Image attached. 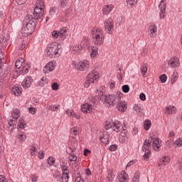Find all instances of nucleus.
Listing matches in <instances>:
<instances>
[{
	"label": "nucleus",
	"mask_w": 182,
	"mask_h": 182,
	"mask_svg": "<svg viewBox=\"0 0 182 182\" xmlns=\"http://www.w3.org/2000/svg\"><path fill=\"white\" fill-rule=\"evenodd\" d=\"M36 20L33 19V16L28 14L23 20V27L21 28V33L24 38H28L29 35H32V33L36 28Z\"/></svg>",
	"instance_id": "1"
},
{
	"label": "nucleus",
	"mask_w": 182,
	"mask_h": 182,
	"mask_svg": "<svg viewBox=\"0 0 182 182\" xmlns=\"http://www.w3.org/2000/svg\"><path fill=\"white\" fill-rule=\"evenodd\" d=\"M98 99L105 103L106 107L112 109V107H114L117 103H119L121 99V96L119 95H109L108 96L104 95L103 92L98 91Z\"/></svg>",
	"instance_id": "2"
},
{
	"label": "nucleus",
	"mask_w": 182,
	"mask_h": 182,
	"mask_svg": "<svg viewBox=\"0 0 182 182\" xmlns=\"http://www.w3.org/2000/svg\"><path fill=\"white\" fill-rule=\"evenodd\" d=\"M91 35L92 39H94L95 45L97 46H102L105 41V37L103 36V31L99 28H94L92 29Z\"/></svg>",
	"instance_id": "3"
},
{
	"label": "nucleus",
	"mask_w": 182,
	"mask_h": 182,
	"mask_svg": "<svg viewBox=\"0 0 182 182\" xmlns=\"http://www.w3.org/2000/svg\"><path fill=\"white\" fill-rule=\"evenodd\" d=\"M60 55V54H59V47L58 46V44L56 43H52L50 44L47 48V55L48 58H58Z\"/></svg>",
	"instance_id": "4"
},
{
	"label": "nucleus",
	"mask_w": 182,
	"mask_h": 182,
	"mask_svg": "<svg viewBox=\"0 0 182 182\" xmlns=\"http://www.w3.org/2000/svg\"><path fill=\"white\" fill-rule=\"evenodd\" d=\"M90 65V63H89L87 60H84L75 64V68L77 69V70L85 72V70H87V69H89Z\"/></svg>",
	"instance_id": "5"
},
{
	"label": "nucleus",
	"mask_w": 182,
	"mask_h": 182,
	"mask_svg": "<svg viewBox=\"0 0 182 182\" xmlns=\"http://www.w3.org/2000/svg\"><path fill=\"white\" fill-rule=\"evenodd\" d=\"M43 14H45V11L43 10V8L42 7H35L33 10V19L36 21V22H38L41 18L43 16Z\"/></svg>",
	"instance_id": "6"
},
{
	"label": "nucleus",
	"mask_w": 182,
	"mask_h": 182,
	"mask_svg": "<svg viewBox=\"0 0 182 182\" xmlns=\"http://www.w3.org/2000/svg\"><path fill=\"white\" fill-rule=\"evenodd\" d=\"M105 31L107 32V33H109V35H112L113 33V19L112 18H109L107 19L105 23Z\"/></svg>",
	"instance_id": "7"
},
{
	"label": "nucleus",
	"mask_w": 182,
	"mask_h": 182,
	"mask_svg": "<svg viewBox=\"0 0 182 182\" xmlns=\"http://www.w3.org/2000/svg\"><path fill=\"white\" fill-rule=\"evenodd\" d=\"M115 106L116 109L122 113L127 110V104L125 102V101H122V98H120L119 101L116 103Z\"/></svg>",
	"instance_id": "8"
},
{
	"label": "nucleus",
	"mask_w": 182,
	"mask_h": 182,
	"mask_svg": "<svg viewBox=\"0 0 182 182\" xmlns=\"http://www.w3.org/2000/svg\"><path fill=\"white\" fill-rule=\"evenodd\" d=\"M151 140H153V138L151 137L149 139H145L144 141V145L142 146V151L144 152H151L150 150V147H151Z\"/></svg>",
	"instance_id": "9"
},
{
	"label": "nucleus",
	"mask_w": 182,
	"mask_h": 182,
	"mask_svg": "<svg viewBox=\"0 0 182 182\" xmlns=\"http://www.w3.org/2000/svg\"><path fill=\"white\" fill-rule=\"evenodd\" d=\"M32 82H33V79L32 77L28 76L26 77L22 82V86L23 89H28V87H31V85H32Z\"/></svg>",
	"instance_id": "10"
},
{
	"label": "nucleus",
	"mask_w": 182,
	"mask_h": 182,
	"mask_svg": "<svg viewBox=\"0 0 182 182\" xmlns=\"http://www.w3.org/2000/svg\"><path fill=\"white\" fill-rule=\"evenodd\" d=\"M152 147L155 151H160V147H161V144H160V139L155 138L151 140Z\"/></svg>",
	"instance_id": "11"
},
{
	"label": "nucleus",
	"mask_w": 182,
	"mask_h": 182,
	"mask_svg": "<svg viewBox=\"0 0 182 182\" xmlns=\"http://www.w3.org/2000/svg\"><path fill=\"white\" fill-rule=\"evenodd\" d=\"M53 70H55V63H53V62H49L43 69V73L46 74L50 73V72Z\"/></svg>",
	"instance_id": "12"
},
{
	"label": "nucleus",
	"mask_w": 182,
	"mask_h": 182,
	"mask_svg": "<svg viewBox=\"0 0 182 182\" xmlns=\"http://www.w3.org/2000/svg\"><path fill=\"white\" fill-rule=\"evenodd\" d=\"M168 64L171 68H177V66H180V62H179L178 58L177 57L171 58L169 61L168 62Z\"/></svg>",
	"instance_id": "13"
},
{
	"label": "nucleus",
	"mask_w": 182,
	"mask_h": 182,
	"mask_svg": "<svg viewBox=\"0 0 182 182\" xmlns=\"http://www.w3.org/2000/svg\"><path fill=\"white\" fill-rule=\"evenodd\" d=\"M159 8L161 11L159 14L160 18L164 19V15L166 14V4H164L163 0L161 1V3L159 5Z\"/></svg>",
	"instance_id": "14"
},
{
	"label": "nucleus",
	"mask_w": 182,
	"mask_h": 182,
	"mask_svg": "<svg viewBox=\"0 0 182 182\" xmlns=\"http://www.w3.org/2000/svg\"><path fill=\"white\" fill-rule=\"evenodd\" d=\"M149 33L151 38H156V36H157V26L156 24L149 26Z\"/></svg>",
	"instance_id": "15"
},
{
	"label": "nucleus",
	"mask_w": 182,
	"mask_h": 182,
	"mask_svg": "<svg viewBox=\"0 0 182 182\" xmlns=\"http://www.w3.org/2000/svg\"><path fill=\"white\" fill-rule=\"evenodd\" d=\"M87 79L94 80V82L99 79V73L96 71H91L87 76Z\"/></svg>",
	"instance_id": "16"
},
{
	"label": "nucleus",
	"mask_w": 182,
	"mask_h": 182,
	"mask_svg": "<svg viewBox=\"0 0 182 182\" xmlns=\"http://www.w3.org/2000/svg\"><path fill=\"white\" fill-rule=\"evenodd\" d=\"M92 110V105L85 103L81 106V111L82 112V113H90Z\"/></svg>",
	"instance_id": "17"
},
{
	"label": "nucleus",
	"mask_w": 182,
	"mask_h": 182,
	"mask_svg": "<svg viewBox=\"0 0 182 182\" xmlns=\"http://www.w3.org/2000/svg\"><path fill=\"white\" fill-rule=\"evenodd\" d=\"M55 178H57L58 181H60V182H68L69 181V174L64 173V174H62V176H60L59 175H56Z\"/></svg>",
	"instance_id": "18"
},
{
	"label": "nucleus",
	"mask_w": 182,
	"mask_h": 182,
	"mask_svg": "<svg viewBox=\"0 0 182 182\" xmlns=\"http://www.w3.org/2000/svg\"><path fill=\"white\" fill-rule=\"evenodd\" d=\"M11 93L15 95V96H21V94L22 93V87L18 85L13 87L11 90Z\"/></svg>",
	"instance_id": "19"
},
{
	"label": "nucleus",
	"mask_w": 182,
	"mask_h": 182,
	"mask_svg": "<svg viewBox=\"0 0 182 182\" xmlns=\"http://www.w3.org/2000/svg\"><path fill=\"white\" fill-rule=\"evenodd\" d=\"M58 14H59V7L54 6L51 8L49 11V16H50V18H53V16H57Z\"/></svg>",
	"instance_id": "20"
},
{
	"label": "nucleus",
	"mask_w": 182,
	"mask_h": 182,
	"mask_svg": "<svg viewBox=\"0 0 182 182\" xmlns=\"http://www.w3.org/2000/svg\"><path fill=\"white\" fill-rule=\"evenodd\" d=\"M9 127H8L9 132H14L15 127H16V119H10L8 122Z\"/></svg>",
	"instance_id": "21"
},
{
	"label": "nucleus",
	"mask_w": 182,
	"mask_h": 182,
	"mask_svg": "<svg viewBox=\"0 0 182 182\" xmlns=\"http://www.w3.org/2000/svg\"><path fill=\"white\" fill-rule=\"evenodd\" d=\"M119 177L120 182H124L129 180V175L126 173V171H121V174L119 175Z\"/></svg>",
	"instance_id": "22"
},
{
	"label": "nucleus",
	"mask_w": 182,
	"mask_h": 182,
	"mask_svg": "<svg viewBox=\"0 0 182 182\" xmlns=\"http://www.w3.org/2000/svg\"><path fill=\"white\" fill-rule=\"evenodd\" d=\"M176 112H177V109L176 108V107H166L165 114H176Z\"/></svg>",
	"instance_id": "23"
},
{
	"label": "nucleus",
	"mask_w": 182,
	"mask_h": 182,
	"mask_svg": "<svg viewBox=\"0 0 182 182\" xmlns=\"http://www.w3.org/2000/svg\"><path fill=\"white\" fill-rule=\"evenodd\" d=\"M113 8V6L110 5H106L104 6L102 9V13L104 15H109L110 12H112V9Z\"/></svg>",
	"instance_id": "24"
},
{
	"label": "nucleus",
	"mask_w": 182,
	"mask_h": 182,
	"mask_svg": "<svg viewBox=\"0 0 182 182\" xmlns=\"http://www.w3.org/2000/svg\"><path fill=\"white\" fill-rule=\"evenodd\" d=\"M168 163H170V156H164L161 159L159 166H161V164H163V166H166V164H168Z\"/></svg>",
	"instance_id": "25"
},
{
	"label": "nucleus",
	"mask_w": 182,
	"mask_h": 182,
	"mask_svg": "<svg viewBox=\"0 0 182 182\" xmlns=\"http://www.w3.org/2000/svg\"><path fill=\"white\" fill-rule=\"evenodd\" d=\"M23 62H25V60L23 58H19L16 61V69H22Z\"/></svg>",
	"instance_id": "26"
},
{
	"label": "nucleus",
	"mask_w": 182,
	"mask_h": 182,
	"mask_svg": "<svg viewBox=\"0 0 182 182\" xmlns=\"http://www.w3.org/2000/svg\"><path fill=\"white\" fill-rule=\"evenodd\" d=\"M100 141L103 143V144H109V135L104 134L100 138Z\"/></svg>",
	"instance_id": "27"
},
{
	"label": "nucleus",
	"mask_w": 182,
	"mask_h": 182,
	"mask_svg": "<svg viewBox=\"0 0 182 182\" xmlns=\"http://www.w3.org/2000/svg\"><path fill=\"white\" fill-rule=\"evenodd\" d=\"M114 174L113 173V169H110L108 171L107 180L109 182L113 181L114 180Z\"/></svg>",
	"instance_id": "28"
},
{
	"label": "nucleus",
	"mask_w": 182,
	"mask_h": 182,
	"mask_svg": "<svg viewBox=\"0 0 182 182\" xmlns=\"http://www.w3.org/2000/svg\"><path fill=\"white\" fill-rule=\"evenodd\" d=\"M91 49H92V53L90 54L91 58H96V55H97L99 51V48L96 46H92Z\"/></svg>",
	"instance_id": "29"
},
{
	"label": "nucleus",
	"mask_w": 182,
	"mask_h": 182,
	"mask_svg": "<svg viewBox=\"0 0 182 182\" xmlns=\"http://www.w3.org/2000/svg\"><path fill=\"white\" fill-rule=\"evenodd\" d=\"M19 116H21V113L19 112V109H16L13 110L12 117L14 120H18L19 119Z\"/></svg>",
	"instance_id": "30"
},
{
	"label": "nucleus",
	"mask_w": 182,
	"mask_h": 182,
	"mask_svg": "<svg viewBox=\"0 0 182 182\" xmlns=\"http://www.w3.org/2000/svg\"><path fill=\"white\" fill-rule=\"evenodd\" d=\"M105 129L106 130H109V129H112V127H114V121L113 120H108L106 122Z\"/></svg>",
	"instance_id": "31"
},
{
	"label": "nucleus",
	"mask_w": 182,
	"mask_h": 182,
	"mask_svg": "<svg viewBox=\"0 0 182 182\" xmlns=\"http://www.w3.org/2000/svg\"><path fill=\"white\" fill-rule=\"evenodd\" d=\"M150 127H151V121L150 119H146L144 122V129L145 130H149Z\"/></svg>",
	"instance_id": "32"
},
{
	"label": "nucleus",
	"mask_w": 182,
	"mask_h": 182,
	"mask_svg": "<svg viewBox=\"0 0 182 182\" xmlns=\"http://www.w3.org/2000/svg\"><path fill=\"white\" fill-rule=\"evenodd\" d=\"M148 70V65L146 64H144L141 68V72L143 77H146V73H147Z\"/></svg>",
	"instance_id": "33"
},
{
	"label": "nucleus",
	"mask_w": 182,
	"mask_h": 182,
	"mask_svg": "<svg viewBox=\"0 0 182 182\" xmlns=\"http://www.w3.org/2000/svg\"><path fill=\"white\" fill-rule=\"evenodd\" d=\"M134 110H135V112H136V113H139V114H144V110L141 109V106L134 105Z\"/></svg>",
	"instance_id": "34"
},
{
	"label": "nucleus",
	"mask_w": 182,
	"mask_h": 182,
	"mask_svg": "<svg viewBox=\"0 0 182 182\" xmlns=\"http://www.w3.org/2000/svg\"><path fill=\"white\" fill-rule=\"evenodd\" d=\"M120 126H122L120 122L114 121V127H115V129H114V130L116 133H119V132H120Z\"/></svg>",
	"instance_id": "35"
},
{
	"label": "nucleus",
	"mask_w": 182,
	"mask_h": 182,
	"mask_svg": "<svg viewBox=\"0 0 182 182\" xmlns=\"http://www.w3.org/2000/svg\"><path fill=\"white\" fill-rule=\"evenodd\" d=\"M18 138L20 140L19 143H23L26 140V134L25 133L18 134Z\"/></svg>",
	"instance_id": "36"
},
{
	"label": "nucleus",
	"mask_w": 182,
	"mask_h": 182,
	"mask_svg": "<svg viewBox=\"0 0 182 182\" xmlns=\"http://www.w3.org/2000/svg\"><path fill=\"white\" fill-rule=\"evenodd\" d=\"M46 85H48V80L46 77H43L41 80L38 82V86H41V87H43Z\"/></svg>",
	"instance_id": "37"
},
{
	"label": "nucleus",
	"mask_w": 182,
	"mask_h": 182,
	"mask_svg": "<svg viewBox=\"0 0 182 182\" xmlns=\"http://www.w3.org/2000/svg\"><path fill=\"white\" fill-rule=\"evenodd\" d=\"M122 90L124 93H129L130 92V87L128 85H124L122 87Z\"/></svg>",
	"instance_id": "38"
},
{
	"label": "nucleus",
	"mask_w": 182,
	"mask_h": 182,
	"mask_svg": "<svg viewBox=\"0 0 182 182\" xmlns=\"http://www.w3.org/2000/svg\"><path fill=\"white\" fill-rule=\"evenodd\" d=\"M36 7L37 8H45V4H43V1L42 0H37Z\"/></svg>",
	"instance_id": "39"
},
{
	"label": "nucleus",
	"mask_w": 182,
	"mask_h": 182,
	"mask_svg": "<svg viewBox=\"0 0 182 182\" xmlns=\"http://www.w3.org/2000/svg\"><path fill=\"white\" fill-rule=\"evenodd\" d=\"M159 79L161 83H166V82H167V75L166 74H163L159 76Z\"/></svg>",
	"instance_id": "40"
},
{
	"label": "nucleus",
	"mask_w": 182,
	"mask_h": 182,
	"mask_svg": "<svg viewBox=\"0 0 182 182\" xmlns=\"http://www.w3.org/2000/svg\"><path fill=\"white\" fill-rule=\"evenodd\" d=\"M26 126V124H23V119L20 118V119L18 120V127L20 129H25Z\"/></svg>",
	"instance_id": "41"
},
{
	"label": "nucleus",
	"mask_w": 182,
	"mask_h": 182,
	"mask_svg": "<svg viewBox=\"0 0 182 182\" xmlns=\"http://www.w3.org/2000/svg\"><path fill=\"white\" fill-rule=\"evenodd\" d=\"M127 4L128 6H131V8H132V6H134V4H137V1L136 0H129V1H127Z\"/></svg>",
	"instance_id": "42"
},
{
	"label": "nucleus",
	"mask_w": 182,
	"mask_h": 182,
	"mask_svg": "<svg viewBox=\"0 0 182 182\" xmlns=\"http://www.w3.org/2000/svg\"><path fill=\"white\" fill-rule=\"evenodd\" d=\"M28 68H25V67H22L21 69L20 70V72L22 73H28L29 72V68H31V65L29 64H27Z\"/></svg>",
	"instance_id": "43"
},
{
	"label": "nucleus",
	"mask_w": 182,
	"mask_h": 182,
	"mask_svg": "<svg viewBox=\"0 0 182 182\" xmlns=\"http://www.w3.org/2000/svg\"><path fill=\"white\" fill-rule=\"evenodd\" d=\"M49 166H53V164H55V158L52 157V156H50L48 160H47Z\"/></svg>",
	"instance_id": "44"
},
{
	"label": "nucleus",
	"mask_w": 182,
	"mask_h": 182,
	"mask_svg": "<svg viewBox=\"0 0 182 182\" xmlns=\"http://www.w3.org/2000/svg\"><path fill=\"white\" fill-rule=\"evenodd\" d=\"M60 167L63 171V174H69V171H68V166L61 165Z\"/></svg>",
	"instance_id": "45"
},
{
	"label": "nucleus",
	"mask_w": 182,
	"mask_h": 182,
	"mask_svg": "<svg viewBox=\"0 0 182 182\" xmlns=\"http://www.w3.org/2000/svg\"><path fill=\"white\" fill-rule=\"evenodd\" d=\"M70 133L73 136H77V134H79V131H77V129H76V128L73 127L70 129Z\"/></svg>",
	"instance_id": "46"
},
{
	"label": "nucleus",
	"mask_w": 182,
	"mask_h": 182,
	"mask_svg": "<svg viewBox=\"0 0 182 182\" xmlns=\"http://www.w3.org/2000/svg\"><path fill=\"white\" fill-rule=\"evenodd\" d=\"M75 182H85V180L82 178V176H80V173H77L76 178L75 180Z\"/></svg>",
	"instance_id": "47"
},
{
	"label": "nucleus",
	"mask_w": 182,
	"mask_h": 182,
	"mask_svg": "<svg viewBox=\"0 0 182 182\" xmlns=\"http://www.w3.org/2000/svg\"><path fill=\"white\" fill-rule=\"evenodd\" d=\"M68 159L70 161H76V160H77V156H76L75 154H70Z\"/></svg>",
	"instance_id": "48"
},
{
	"label": "nucleus",
	"mask_w": 182,
	"mask_h": 182,
	"mask_svg": "<svg viewBox=\"0 0 182 182\" xmlns=\"http://www.w3.org/2000/svg\"><path fill=\"white\" fill-rule=\"evenodd\" d=\"M52 36H53V38H54V39H57V38L60 36V34L59 33V31H53L52 33Z\"/></svg>",
	"instance_id": "49"
},
{
	"label": "nucleus",
	"mask_w": 182,
	"mask_h": 182,
	"mask_svg": "<svg viewBox=\"0 0 182 182\" xmlns=\"http://www.w3.org/2000/svg\"><path fill=\"white\" fill-rule=\"evenodd\" d=\"M90 83H95L94 80L87 79L85 82V87H89V85H90Z\"/></svg>",
	"instance_id": "50"
},
{
	"label": "nucleus",
	"mask_w": 182,
	"mask_h": 182,
	"mask_svg": "<svg viewBox=\"0 0 182 182\" xmlns=\"http://www.w3.org/2000/svg\"><path fill=\"white\" fill-rule=\"evenodd\" d=\"M68 6V0H62L60 1V8H66Z\"/></svg>",
	"instance_id": "51"
},
{
	"label": "nucleus",
	"mask_w": 182,
	"mask_h": 182,
	"mask_svg": "<svg viewBox=\"0 0 182 182\" xmlns=\"http://www.w3.org/2000/svg\"><path fill=\"white\" fill-rule=\"evenodd\" d=\"M51 89L58 90L59 89V84H58V82H53L51 85Z\"/></svg>",
	"instance_id": "52"
},
{
	"label": "nucleus",
	"mask_w": 182,
	"mask_h": 182,
	"mask_svg": "<svg viewBox=\"0 0 182 182\" xmlns=\"http://www.w3.org/2000/svg\"><path fill=\"white\" fill-rule=\"evenodd\" d=\"M0 53H1V56H0V69H2L4 66V62H2V59H4V55L2 53H4L2 50H0Z\"/></svg>",
	"instance_id": "53"
},
{
	"label": "nucleus",
	"mask_w": 182,
	"mask_h": 182,
	"mask_svg": "<svg viewBox=\"0 0 182 182\" xmlns=\"http://www.w3.org/2000/svg\"><path fill=\"white\" fill-rule=\"evenodd\" d=\"M175 144H176L177 147H181V146H182V139H181V138L178 139L176 141Z\"/></svg>",
	"instance_id": "54"
},
{
	"label": "nucleus",
	"mask_w": 182,
	"mask_h": 182,
	"mask_svg": "<svg viewBox=\"0 0 182 182\" xmlns=\"http://www.w3.org/2000/svg\"><path fill=\"white\" fill-rule=\"evenodd\" d=\"M31 156H35V151H36V147L35 146V144H33V146L31 148Z\"/></svg>",
	"instance_id": "55"
},
{
	"label": "nucleus",
	"mask_w": 182,
	"mask_h": 182,
	"mask_svg": "<svg viewBox=\"0 0 182 182\" xmlns=\"http://www.w3.org/2000/svg\"><path fill=\"white\" fill-rule=\"evenodd\" d=\"M118 70L119 72L117 73V78L119 80H123V77L122 76V68H118Z\"/></svg>",
	"instance_id": "56"
},
{
	"label": "nucleus",
	"mask_w": 182,
	"mask_h": 182,
	"mask_svg": "<svg viewBox=\"0 0 182 182\" xmlns=\"http://www.w3.org/2000/svg\"><path fill=\"white\" fill-rule=\"evenodd\" d=\"M145 154H144V160H149V158L150 157V155L151 154V152H144Z\"/></svg>",
	"instance_id": "57"
},
{
	"label": "nucleus",
	"mask_w": 182,
	"mask_h": 182,
	"mask_svg": "<svg viewBox=\"0 0 182 182\" xmlns=\"http://www.w3.org/2000/svg\"><path fill=\"white\" fill-rule=\"evenodd\" d=\"M109 150L110 151H116L117 150V145L116 144H112L109 146Z\"/></svg>",
	"instance_id": "58"
},
{
	"label": "nucleus",
	"mask_w": 182,
	"mask_h": 182,
	"mask_svg": "<svg viewBox=\"0 0 182 182\" xmlns=\"http://www.w3.org/2000/svg\"><path fill=\"white\" fill-rule=\"evenodd\" d=\"M43 157H45V153L42 150L39 151V152H38V158L41 160H42V159H43Z\"/></svg>",
	"instance_id": "59"
},
{
	"label": "nucleus",
	"mask_w": 182,
	"mask_h": 182,
	"mask_svg": "<svg viewBox=\"0 0 182 182\" xmlns=\"http://www.w3.org/2000/svg\"><path fill=\"white\" fill-rule=\"evenodd\" d=\"M66 28H63V29L60 30V31H58V33H60V36L62 37L63 36L64 33H66Z\"/></svg>",
	"instance_id": "60"
},
{
	"label": "nucleus",
	"mask_w": 182,
	"mask_h": 182,
	"mask_svg": "<svg viewBox=\"0 0 182 182\" xmlns=\"http://www.w3.org/2000/svg\"><path fill=\"white\" fill-rule=\"evenodd\" d=\"M73 151H75V148L72 147H68L66 150V153H68V154H70L71 153H73Z\"/></svg>",
	"instance_id": "61"
},
{
	"label": "nucleus",
	"mask_w": 182,
	"mask_h": 182,
	"mask_svg": "<svg viewBox=\"0 0 182 182\" xmlns=\"http://www.w3.org/2000/svg\"><path fill=\"white\" fill-rule=\"evenodd\" d=\"M66 113L68 116H73V114H75V112H73V109H68L66 111Z\"/></svg>",
	"instance_id": "62"
},
{
	"label": "nucleus",
	"mask_w": 182,
	"mask_h": 182,
	"mask_svg": "<svg viewBox=\"0 0 182 182\" xmlns=\"http://www.w3.org/2000/svg\"><path fill=\"white\" fill-rule=\"evenodd\" d=\"M139 99L144 102V100H146V95L144 93H141L139 95Z\"/></svg>",
	"instance_id": "63"
},
{
	"label": "nucleus",
	"mask_w": 182,
	"mask_h": 182,
	"mask_svg": "<svg viewBox=\"0 0 182 182\" xmlns=\"http://www.w3.org/2000/svg\"><path fill=\"white\" fill-rule=\"evenodd\" d=\"M28 112L29 113H31V114H35V113H36V110L35 109V108L33 107H30L28 109Z\"/></svg>",
	"instance_id": "64"
}]
</instances>
